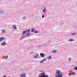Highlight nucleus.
I'll return each instance as SVG.
<instances>
[{
  "instance_id": "nucleus-6",
  "label": "nucleus",
  "mask_w": 77,
  "mask_h": 77,
  "mask_svg": "<svg viewBox=\"0 0 77 77\" xmlns=\"http://www.w3.org/2000/svg\"><path fill=\"white\" fill-rule=\"evenodd\" d=\"M1 45L2 46H5V45H6V43L5 42H3L2 43Z\"/></svg>"
},
{
  "instance_id": "nucleus-27",
  "label": "nucleus",
  "mask_w": 77,
  "mask_h": 77,
  "mask_svg": "<svg viewBox=\"0 0 77 77\" xmlns=\"http://www.w3.org/2000/svg\"><path fill=\"white\" fill-rule=\"evenodd\" d=\"M8 56H7L4 58L5 59H8Z\"/></svg>"
},
{
  "instance_id": "nucleus-32",
  "label": "nucleus",
  "mask_w": 77,
  "mask_h": 77,
  "mask_svg": "<svg viewBox=\"0 0 77 77\" xmlns=\"http://www.w3.org/2000/svg\"><path fill=\"white\" fill-rule=\"evenodd\" d=\"M63 23H61L60 24V26H62V25H63Z\"/></svg>"
},
{
  "instance_id": "nucleus-26",
  "label": "nucleus",
  "mask_w": 77,
  "mask_h": 77,
  "mask_svg": "<svg viewBox=\"0 0 77 77\" xmlns=\"http://www.w3.org/2000/svg\"><path fill=\"white\" fill-rule=\"evenodd\" d=\"M23 19H24V20H25V19H26V16H24L23 18Z\"/></svg>"
},
{
  "instance_id": "nucleus-15",
  "label": "nucleus",
  "mask_w": 77,
  "mask_h": 77,
  "mask_svg": "<svg viewBox=\"0 0 77 77\" xmlns=\"http://www.w3.org/2000/svg\"><path fill=\"white\" fill-rule=\"evenodd\" d=\"M31 35L30 34V33H28L26 34V35L25 36L27 37V36H29L30 35Z\"/></svg>"
},
{
  "instance_id": "nucleus-22",
  "label": "nucleus",
  "mask_w": 77,
  "mask_h": 77,
  "mask_svg": "<svg viewBox=\"0 0 77 77\" xmlns=\"http://www.w3.org/2000/svg\"><path fill=\"white\" fill-rule=\"evenodd\" d=\"M34 33H39V31H35L34 32Z\"/></svg>"
},
{
  "instance_id": "nucleus-11",
  "label": "nucleus",
  "mask_w": 77,
  "mask_h": 77,
  "mask_svg": "<svg viewBox=\"0 0 77 77\" xmlns=\"http://www.w3.org/2000/svg\"><path fill=\"white\" fill-rule=\"evenodd\" d=\"M46 10H47L46 9V7H45L42 11V12H46Z\"/></svg>"
},
{
  "instance_id": "nucleus-20",
  "label": "nucleus",
  "mask_w": 77,
  "mask_h": 77,
  "mask_svg": "<svg viewBox=\"0 0 77 77\" xmlns=\"http://www.w3.org/2000/svg\"><path fill=\"white\" fill-rule=\"evenodd\" d=\"M74 69L77 71V66L75 67L74 68Z\"/></svg>"
},
{
  "instance_id": "nucleus-21",
  "label": "nucleus",
  "mask_w": 77,
  "mask_h": 77,
  "mask_svg": "<svg viewBox=\"0 0 77 77\" xmlns=\"http://www.w3.org/2000/svg\"><path fill=\"white\" fill-rule=\"evenodd\" d=\"M35 30V29L34 28H32V29H31V32L32 33L33 32H34V31Z\"/></svg>"
},
{
  "instance_id": "nucleus-23",
  "label": "nucleus",
  "mask_w": 77,
  "mask_h": 77,
  "mask_svg": "<svg viewBox=\"0 0 77 77\" xmlns=\"http://www.w3.org/2000/svg\"><path fill=\"white\" fill-rule=\"evenodd\" d=\"M5 29H2V33H5Z\"/></svg>"
},
{
  "instance_id": "nucleus-25",
  "label": "nucleus",
  "mask_w": 77,
  "mask_h": 77,
  "mask_svg": "<svg viewBox=\"0 0 77 77\" xmlns=\"http://www.w3.org/2000/svg\"><path fill=\"white\" fill-rule=\"evenodd\" d=\"M71 58H69L68 59V61L69 62H71Z\"/></svg>"
},
{
  "instance_id": "nucleus-35",
  "label": "nucleus",
  "mask_w": 77,
  "mask_h": 77,
  "mask_svg": "<svg viewBox=\"0 0 77 77\" xmlns=\"http://www.w3.org/2000/svg\"><path fill=\"white\" fill-rule=\"evenodd\" d=\"M0 1H1V0H0Z\"/></svg>"
},
{
  "instance_id": "nucleus-13",
  "label": "nucleus",
  "mask_w": 77,
  "mask_h": 77,
  "mask_svg": "<svg viewBox=\"0 0 77 77\" xmlns=\"http://www.w3.org/2000/svg\"><path fill=\"white\" fill-rule=\"evenodd\" d=\"M47 59H48V60H51V59H52V57L51 56H49L47 57Z\"/></svg>"
},
{
  "instance_id": "nucleus-7",
  "label": "nucleus",
  "mask_w": 77,
  "mask_h": 77,
  "mask_svg": "<svg viewBox=\"0 0 77 77\" xmlns=\"http://www.w3.org/2000/svg\"><path fill=\"white\" fill-rule=\"evenodd\" d=\"M55 72L56 74H57H57H60V70H57Z\"/></svg>"
},
{
  "instance_id": "nucleus-33",
  "label": "nucleus",
  "mask_w": 77,
  "mask_h": 77,
  "mask_svg": "<svg viewBox=\"0 0 77 77\" xmlns=\"http://www.w3.org/2000/svg\"><path fill=\"white\" fill-rule=\"evenodd\" d=\"M3 77H6V75H5L4 76H3Z\"/></svg>"
},
{
  "instance_id": "nucleus-3",
  "label": "nucleus",
  "mask_w": 77,
  "mask_h": 77,
  "mask_svg": "<svg viewBox=\"0 0 77 77\" xmlns=\"http://www.w3.org/2000/svg\"><path fill=\"white\" fill-rule=\"evenodd\" d=\"M30 30V29H28L27 30H26V31H23L22 32V34L23 35H24L25 34H26V32H29Z\"/></svg>"
},
{
  "instance_id": "nucleus-18",
  "label": "nucleus",
  "mask_w": 77,
  "mask_h": 77,
  "mask_svg": "<svg viewBox=\"0 0 77 77\" xmlns=\"http://www.w3.org/2000/svg\"><path fill=\"white\" fill-rule=\"evenodd\" d=\"M68 41L69 42H72V41H74V39H69Z\"/></svg>"
},
{
  "instance_id": "nucleus-19",
  "label": "nucleus",
  "mask_w": 77,
  "mask_h": 77,
  "mask_svg": "<svg viewBox=\"0 0 77 77\" xmlns=\"http://www.w3.org/2000/svg\"><path fill=\"white\" fill-rule=\"evenodd\" d=\"M72 75H75V72H73L72 73Z\"/></svg>"
},
{
  "instance_id": "nucleus-31",
  "label": "nucleus",
  "mask_w": 77,
  "mask_h": 77,
  "mask_svg": "<svg viewBox=\"0 0 77 77\" xmlns=\"http://www.w3.org/2000/svg\"><path fill=\"white\" fill-rule=\"evenodd\" d=\"M42 18H44V16L43 15H42Z\"/></svg>"
},
{
  "instance_id": "nucleus-30",
  "label": "nucleus",
  "mask_w": 77,
  "mask_h": 77,
  "mask_svg": "<svg viewBox=\"0 0 77 77\" xmlns=\"http://www.w3.org/2000/svg\"><path fill=\"white\" fill-rule=\"evenodd\" d=\"M45 77H48V75H45Z\"/></svg>"
},
{
  "instance_id": "nucleus-24",
  "label": "nucleus",
  "mask_w": 77,
  "mask_h": 77,
  "mask_svg": "<svg viewBox=\"0 0 77 77\" xmlns=\"http://www.w3.org/2000/svg\"><path fill=\"white\" fill-rule=\"evenodd\" d=\"M76 34L75 33H72L71 34V35H75Z\"/></svg>"
},
{
  "instance_id": "nucleus-16",
  "label": "nucleus",
  "mask_w": 77,
  "mask_h": 77,
  "mask_svg": "<svg viewBox=\"0 0 77 77\" xmlns=\"http://www.w3.org/2000/svg\"><path fill=\"white\" fill-rule=\"evenodd\" d=\"M45 60H46L45 59H43V60H42V61H41L40 62V63H42V62H44V61H45Z\"/></svg>"
},
{
  "instance_id": "nucleus-29",
  "label": "nucleus",
  "mask_w": 77,
  "mask_h": 77,
  "mask_svg": "<svg viewBox=\"0 0 77 77\" xmlns=\"http://www.w3.org/2000/svg\"><path fill=\"white\" fill-rule=\"evenodd\" d=\"M69 75V76H71V75H72V74H71V73H69L68 74Z\"/></svg>"
},
{
  "instance_id": "nucleus-8",
  "label": "nucleus",
  "mask_w": 77,
  "mask_h": 77,
  "mask_svg": "<svg viewBox=\"0 0 77 77\" xmlns=\"http://www.w3.org/2000/svg\"><path fill=\"white\" fill-rule=\"evenodd\" d=\"M40 55L42 57H44L45 56V55L42 53H41L40 54Z\"/></svg>"
},
{
  "instance_id": "nucleus-4",
  "label": "nucleus",
  "mask_w": 77,
  "mask_h": 77,
  "mask_svg": "<svg viewBox=\"0 0 77 77\" xmlns=\"http://www.w3.org/2000/svg\"><path fill=\"white\" fill-rule=\"evenodd\" d=\"M38 57V54H35V56L33 57V58L34 59H36Z\"/></svg>"
},
{
  "instance_id": "nucleus-17",
  "label": "nucleus",
  "mask_w": 77,
  "mask_h": 77,
  "mask_svg": "<svg viewBox=\"0 0 77 77\" xmlns=\"http://www.w3.org/2000/svg\"><path fill=\"white\" fill-rule=\"evenodd\" d=\"M13 28L14 29H17V27H16V26L15 25L13 26Z\"/></svg>"
},
{
  "instance_id": "nucleus-2",
  "label": "nucleus",
  "mask_w": 77,
  "mask_h": 77,
  "mask_svg": "<svg viewBox=\"0 0 77 77\" xmlns=\"http://www.w3.org/2000/svg\"><path fill=\"white\" fill-rule=\"evenodd\" d=\"M55 77H62V74L61 73L57 75L55 74Z\"/></svg>"
},
{
  "instance_id": "nucleus-5",
  "label": "nucleus",
  "mask_w": 77,
  "mask_h": 77,
  "mask_svg": "<svg viewBox=\"0 0 77 77\" xmlns=\"http://www.w3.org/2000/svg\"><path fill=\"white\" fill-rule=\"evenodd\" d=\"M20 77H26V74L25 73L20 74Z\"/></svg>"
},
{
  "instance_id": "nucleus-34",
  "label": "nucleus",
  "mask_w": 77,
  "mask_h": 77,
  "mask_svg": "<svg viewBox=\"0 0 77 77\" xmlns=\"http://www.w3.org/2000/svg\"><path fill=\"white\" fill-rule=\"evenodd\" d=\"M32 53H33L31 52V53H30V54H32Z\"/></svg>"
},
{
  "instance_id": "nucleus-28",
  "label": "nucleus",
  "mask_w": 77,
  "mask_h": 77,
  "mask_svg": "<svg viewBox=\"0 0 77 77\" xmlns=\"http://www.w3.org/2000/svg\"><path fill=\"white\" fill-rule=\"evenodd\" d=\"M23 38H24V37H20V40H21V39H23Z\"/></svg>"
},
{
  "instance_id": "nucleus-10",
  "label": "nucleus",
  "mask_w": 77,
  "mask_h": 77,
  "mask_svg": "<svg viewBox=\"0 0 77 77\" xmlns=\"http://www.w3.org/2000/svg\"><path fill=\"white\" fill-rule=\"evenodd\" d=\"M51 43V41H49L48 42L45 43L44 44L45 45H48V44H50Z\"/></svg>"
},
{
  "instance_id": "nucleus-12",
  "label": "nucleus",
  "mask_w": 77,
  "mask_h": 77,
  "mask_svg": "<svg viewBox=\"0 0 77 77\" xmlns=\"http://www.w3.org/2000/svg\"><path fill=\"white\" fill-rule=\"evenodd\" d=\"M4 39H5V38L4 37H2L0 38V42H1L2 40H4Z\"/></svg>"
},
{
  "instance_id": "nucleus-9",
  "label": "nucleus",
  "mask_w": 77,
  "mask_h": 77,
  "mask_svg": "<svg viewBox=\"0 0 77 77\" xmlns=\"http://www.w3.org/2000/svg\"><path fill=\"white\" fill-rule=\"evenodd\" d=\"M57 51L56 50H54L51 51V53H56L57 52Z\"/></svg>"
},
{
  "instance_id": "nucleus-1",
  "label": "nucleus",
  "mask_w": 77,
  "mask_h": 77,
  "mask_svg": "<svg viewBox=\"0 0 77 77\" xmlns=\"http://www.w3.org/2000/svg\"><path fill=\"white\" fill-rule=\"evenodd\" d=\"M40 72L41 74H39V75L38 77H43L45 75V73L44 70L40 71Z\"/></svg>"
},
{
  "instance_id": "nucleus-14",
  "label": "nucleus",
  "mask_w": 77,
  "mask_h": 77,
  "mask_svg": "<svg viewBox=\"0 0 77 77\" xmlns=\"http://www.w3.org/2000/svg\"><path fill=\"white\" fill-rule=\"evenodd\" d=\"M5 13V11H0V14H4Z\"/></svg>"
}]
</instances>
